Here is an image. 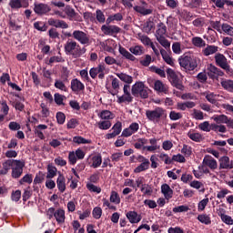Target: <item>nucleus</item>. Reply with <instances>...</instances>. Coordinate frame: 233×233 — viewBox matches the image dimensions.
Returning a JSON list of instances; mask_svg holds the SVG:
<instances>
[{"label": "nucleus", "instance_id": "obj_1", "mask_svg": "<svg viewBox=\"0 0 233 233\" xmlns=\"http://www.w3.org/2000/svg\"><path fill=\"white\" fill-rule=\"evenodd\" d=\"M64 50L67 56H71L73 59H79L81 56L86 54V47L81 46L74 39H68L64 45Z\"/></svg>", "mask_w": 233, "mask_h": 233}, {"label": "nucleus", "instance_id": "obj_2", "mask_svg": "<svg viewBox=\"0 0 233 233\" xmlns=\"http://www.w3.org/2000/svg\"><path fill=\"white\" fill-rule=\"evenodd\" d=\"M118 52L121 54L122 57H125V59L134 62L137 61V58H136L135 56H143V54H145V47L142 46H133L129 48L128 52L127 48L119 46Z\"/></svg>", "mask_w": 233, "mask_h": 233}, {"label": "nucleus", "instance_id": "obj_3", "mask_svg": "<svg viewBox=\"0 0 233 233\" xmlns=\"http://www.w3.org/2000/svg\"><path fill=\"white\" fill-rule=\"evenodd\" d=\"M151 90L145 83L141 81L136 82L131 87V94L134 97H141V99H148Z\"/></svg>", "mask_w": 233, "mask_h": 233}, {"label": "nucleus", "instance_id": "obj_4", "mask_svg": "<svg viewBox=\"0 0 233 233\" xmlns=\"http://www.w3.org/2000/svg\"><path fill=\"white\" fill-rule=\"evenodd\" d=\"M46 216L47 219L55 218L58 225H63L65 223V221L66 220V215L65 209H63L61 208H59L57 209H56V208H54V207L49 208L46 211Z\"/></svg>", "mask_w": 233, "mask_h": 233}, {"label": "nucleus", "instance_id": "obj_5", "mask_svg": "<svg viewBox=\"0 0 233 233\" xmlns=\"http://www.w3.org/2000/svg\"><path fill=\"white\" fill-rule=\"evenodd\" d=\"M199 170H202L204 174H209L210 170H218V160L212 157V156L206 155L203 158L202 165L198 167Z\"/></svg>", "mask_w": 233, "mask_h": 233}, {"label": "nucleus", "instance_id": "obj_6", "mask_svg": "<svg viewBox=\"0 0 233 233\" xmlns=\"http://www.w3.org/2000/svg\"><path fill=\"white\" fill-rule=\"evenodd\" d=\"M73 38L75 41H77L80 43V45H83L86 46H90L92 45V38L90 37V35L85 31L81 30H75L73 31Z\"/></svg>", "mask_w": 233, "mask_h": 233}, {"label": "nucleus", "instance_id": "obj_7", "mask_svg": "<svg viewBox=\"0 0 233 233\" xmlns=\"http://www.w3.org/2000/svg\"><path fill=\"white\" fill-rule=\"evenodd\" d=\"M178 63L185 70H196L198 68V60L194 56H183L178 59Z\"/></svg>", "mask_w": 233, "mask_h": 233}, {"label": "nucleus", "instance_id": "obj_8", "mask_svg": "<svg viewBox=\"0 0 233 233\" xmlns=\"http://www.w3.org/2000/svg\"><path fill=\"white\" fill-rule=\"evenodd\" d=\"M167 76L168 81L171 83L172 86L177 88V90H185V86H183V82L179 79V76L177 73L174 72L172 68L167 69Z\"/></svg>", "mask_w": 233, "mask_h": 233}, {"label": "nucleus", "instance_id": "obj_9", "mask_svg": "<svg viewBox=\"0 0 233 233\" xmlns=\"http://www.w3.org/2000/svg\"><path fill=\"white\" fill-rule=\"evenodd\" d=\"M23 168H25V162L15 160L13 167H11V177H13V179H19V177L23 176Z\"/></svg>", "mask_w": 233, "mask_h": 233}, {"label": "nucleus", "instance_id": "obj_10", "mask_svg": "<svg viewBox=\"0 0 233 233\" xmlns=\"http://www.w3.org/2000/svg\"><path fill=\"white\" fill-rule=\"evenodd\" d=\"M208 76L209 79H213V81L216 79H219V77H223L225 76V72H223L221 69L218 68L216 66L210 64L208 67Z\"/></svg>", "mask_w": 233, "mask_h": 233}, {"label": "nucleus", "instance_id": "obj_11", "mask_svg": "<svg viewBox=\"0 0 233 233\" xmlns=\"http://www.w3.org/2000/svg\"><path fill=\"white\" fill-rule=\"evenodd\" d=\"M123 92V96L117 97V103H132L134 96L130 93V85H124Z\"/></svg>", "mask_w": 233, "mask_h": 233}, {"label": "nucleus", "instance_id": "obj_12", "mask_svg": "<svg viewBox=\"0 0 233 233\" xmlns=\"http://www.w3.org/2000/svg\"><path fill=\"white\" fill-rule=\"evenodd\" d=\"M215 63L217 66H219L223 70H226L228 72L230 70V66L228 65V62L227 60V57L225 55L221 53H218L215 55Z\"/></svg>", "mask_w": 233, "mask_h": 233}, {"label": "nucleus", "instance_id": "obj_13", "mask_svg": "<svg viewBox=\"0 0 233 233\" xmlns=\"http://www.w3.org/2000/svg\"><path fill=\"white\" fill-rule=\"evenodd\" d=\"M101 30L105 35H116L121 32V28L117 25H104L101 26Z\"/></svg>", "mask_w": 233, "mask_h": 233}, {"label": "nucleus", "instance_id": "obj_14", "mask_svg": "<svg viewBox=\"0 0 233 233\" xmlns=\"http://www.w3.org/2000/svg\"><path fill=\"white\" fill-rule=\"evenodd\" d=\"M56 187L60 194H65V192L66 191V178L65 177V175H63V173L61 172H58V177L56 178Z\"/></svg>", "mask_w": 233, "mask_h": 233}, {"label": "nucleus", "instance_id": "obj_15", "mask_svg": "<svg viewBox=\"0 0 233 233\" xmlns=\"http://www.w3.org/2000/svg\"><path fill=\"white\" fill-rule=\"evenodd\" d=\"M50 10V6L46 4H35L34 12L36 13L37 15H45V14H48Z\"/></svg>", "mask_w": 233, "mask_h": 233}, {"label": "nucleus", "instance_id": "obj_16", "mask_svg": "<svg viewBox=\"0 0 233 233\" xmlns=\"http://www.w3.org/2000/svg\"><path fill=\"white\" fill-rule=\"evenodd\" d=\"M71 90L75 94H79L85 90V84H83L79 79L75 78L71 81Z\"/></svg>", "mask_w": 233, "mask_h": 233}, {"label": "nucleus", "instance_id": "obj_17", "mask_svg": "<svg viewBox=\"0 0 233 233\" xmlns=\"http://www.w3.org/2000/svg\"><path fill=\"white\" fill-rule=\"evenodd\" d=\"M161 193L163 194L167 201H169L174 197V190L170 188V186L168 184L161 185Z\"/></svg>", "mask_w": 233, "mask_h": 233}, {"label": "nucleus", "instance_id": "obj_18", "mask_svg": "<svg viewBox=\"0 0 233 233\" xmlns=\"http://www.w3.org/2000/svg\"><path fill=\"white\" fill-rule=\"evenodd\" d=\"M15 161V159L5 160L2 164L3 167L0 169V175L1 176H6V174H8V172H10V170H12V167L14 166Z\"/></svg>", "mask_w": 233, "mask_h": 233}, {"label": "nucleus", "instance_id": "obj_19", "mask_svg": "<svg viewBox=\"0 0 233 233\" xmlns=\"http://www.w3.org/2000/svg\"><path fill=\"white\" fill-rule=\"evenodd\" d=\"M154 88L158 94H168V86L160 80L155 82Z\"/></svg>", "mask_w": 233, "mask_h": 233}, {"label": "nucleus", "instance_id": "obj_20", "mask_svg": "<svg viewBox=\"0 0 233 233\" xmlns=\"http://www.w3.org/2000/svg\"><path fill=\"white\" fill-rule=\"evenodd\" d=\"M47 23L50 26H55V28H68V24L65 20L50 18Z\"/></svg>", "mask_w": 233, "mask_h": 233}, {"label": "nucleus", "instance_id": "obj_21", "mask_svg": "<svg viewBox=\"0 0 233 233\" xmlns=\"http://www.w3.org/2000/svg\"><path fill=\"white\" fill-rule=\"evenodd\" d=\"M9 6L12 8V10H19V8H28L29 4L28 2H25L23 5L21 0H10Z\"/></svg>", "mask_w": 233, "mask_h": 233}, {"label": "nucleus", "instance_id": "obj_22", "mask_svg": "<svg viewBox=\"0 0 233 233\" xmlns=\"http://www.w3.org/2000/svg\"><path fill=\"white\" fill-rule=\"evenodd\" d=\"M147 117H165L167 115H165V110L162 108H157L153 111L147 110L146 112Z\"/></svg>", "mask_w": 233, "mask_h": 233}, {"label": "nucleus", "instance_id": "obj_23", "mask_svg": "<svg viewBox=\"0 0 233 233\" xmlns=\"http://www.w3.org/2000/svg\"><path fill=\"white\" fill-rule=\"evenodd\" d=\"M166 35H167V25L162 22L158 23L156 35H155L157 39L165 37Z\"/></svg>", "mask_w": 233, "mask_h": 233}, {"label": "nucleus", "instance_id": "obj_24", "mask_svg": "<svg viewBox=\"0 0 233 233\" xmlns=\"http://www.w3.org/2000/svg\"><path fill=\"white\" fill-rule=\"evenodd\" d=\"M116 76L120 79V81L126 83L125 85H132V83H134V77L127 75V73H116Z\"/></svg>", "mask_w": 233, "mask_h": 233}, {"label": "nucleus", "instance_id": "obj_25", "mask_svg": "<svg viewBox=\"0 0 233 233\" xmlns=\"http://www.w3.org/2000/svg\"><path fill=\"white\" fill-rule=\"evenodd\" d=\"M160 55L162 56V59L167 63V65H169L170 66H174V58L170 56L167 50L161 48L160 49Z\"/></svg>", "mask_w": 233, "mask_h": 233}, {"label": "nucleus", "instance_id": "obj_26", "mask_svg": "<svg viewBox=\"0 0 233 233\" xmlns=\"http://www.w3.org/2000/svg\"><path fill=\"white\" fill-rule=\"evenodd\" d=\"M218 50L219 47L218 46H207V47L202 50V54L206 56V57H208V56L217 54Z\"/></svg>", "mask_w": 233, "mask_h": 233}, {"label": "nucleus", "instance_id": "obj_27", "mask_svg": "<svg viewBox=\"0 0 233 233\" xmlns=\"http://www.w3.org/2000/svg\"><path fill=\"white\" fill-rule=\"evenodd\" d=\"M126 216L132 224L141 221V217L136 211H128Z\"/></svg>", "mask_w": 233, "mask_h": 233}, {"label": "nucleus", "instance_id": "obj_28", "mask_svg": "<svg viewBox=\"0 0 233 233\" xmlns=\"http://www.w3.org/2000/svg\"><path fill=\"white\" fill-rule=\"evenodd\" d=\"M150 168V160H146V162H141V164L134 169L135 174H139L145 172Z\"/></svg>", "mask_w": 233, "mask_h": 233}, {"label": "nucleus", "instance_id": "obj_29", "mask_svg": "<svg viewBox=\"0 0 233 233\" xmlns=\"http://www.w3.org/2000/svg\"><path fill=\"white\" fill-rule=\"evenodd\" d=\"M197 219L202 223V225H212L210 215H207L206 213L198 215Z\"/></svg>", "mask_w": 233, "mask_h": 233}, {"label": "nucleus", "instance_id": "obj_30", "mask_svg": "<svg viewBox=\"0 0 233 233\" xmlns=\"http://www.w3.org/2000/svg\"><path fill=\"white\" fill-rule=\"evenodd\" d=\"M187 137L189 139H191V141H195V143H201V141H203V135L200 133L189 131L187 133Z\"/></svg>", "mask_w": 233, "mask_h": 233}, {"label": "nucleus", "instance_id": "obj_31", "mask_svg": "<svg viewBox=\"0 0 233 233\" xmlns=\"http://www.w3.org/2000/svg\"><path fill=\"white\" fill-rule=\"evenodd\" d=\"M57 176V167H56V166L53 165H48L47 166V175H46V178L47 179H54V177H56Z\"/></svg>", "mask_w": 233, "mask_h": 233}, {"label": "nucleus", "instance_id": "obj_32", "mask_svg": "<svg viewBox=\"0 0 233 233\" xmlns=\"http://www.w3.org/2000/svg\"><path fill=\"white\" fill-rule=\"evenodd\" d=\"M189 187L196 188V190H200V192H205V185L199 180H191Z\"/></svg>", "mask_w": 233, "mask_h": 233}, {"label": "nucleus", "instance_id": "obj_33", "mask_svg": "<svg viewBox=\"0 0 233 233\" xmlns=\"http://www.w3.org/2000/svg\"><path fill=\"white\" fill-rule=\"evenodd\" d=\"M191 43L194 46H197V48H204V46H207L205 40L199 36L193 37Z\"/></svg>", "mask_w": 233, "mask_h": 233}, {"label": "nucleus", "instance_id": "obj_34", "mask_svg": "<svg viewBox=\"0 0 233 233\" xmlns=\"http://www.w3.org/2000/svg\"><path fill=\"white\" fill-rule=\"evenodd\" d=\"M91 167L93 168H99V167H101V163H103V157H101V155H95L91 157Z\"/></svg>", "mask_w": 233, "mask_h": 233}, {"label": "nucleus", "instance_id": "obj_35", "mask_svg": "<svg viewBox=\"0 0 233 233\" xmlns=\"http://www.w3.org/2000/svg\"><path fill=\"white\" fill-rule=\"evenodd\" d=\"M220 85L227 92H233V80L225 79L220 82Z\"/></svg>", "mask_w": 233, "mask_h": 233}, {"label": "nucleus", "instance_id": "obj_36", "mask_svg": "<svg viewBox=\"0 0 233 233\" xmlns=\"http://www.w3.org/2000/svg\"><path fill=\"white\" fill-rule=\"evenodd\" d=\"M114 21H123V15L121 13H116L109 15L106 20V24L110 25V23H114Z\"/></svg>", "mask_w": 233, "mask_h": 233}, {"label": "nucleus", "instance_id": "obj_37", "mask_svg": "<svg viewBox=\"0 0 233 233\" xmlns=\"http://www.w3.org/2000/svg\"><path fill=\"white\" fill-rule=\"evenodd\" d=\"M109 201L115 205H119V203H121V197H119V193L116 191H111Z\"/></svg>", "mask_w": 233, "mask_h": 233}, {"label": "nucleus", "instance_id": "obj_38", "mask_svg": "<svg viewBox=\"0 0 233 233\" xmlns=\"http://www.w3.org/2000/svg\"><path fill=\"white\" fill-rule=\"evenodd\" d=\"M73 143H76V145H90L92 140L77 136L73 137Z\"/></svg>", "mask_w": 233, "mask_h": 233}, {"label": "nucleus", "instance_id": "obj_39", "mask_svg": "<svg viewBox=\"0 0 233 233\" xmlns=\"http://www.w3.org/2000/svg\"><path fill=\"white\" fill-rule=\"evenodd\" d=\"M150 63H152V56L145 55L139 59V64L142 66H150Z\"/></svg>", "mask_w": 233, "mask_h": 233}, {"label": "nucleus", "instance_id": "obj_40", "mask_svg": "<svg viewBox=\"0 0 233 233\" xmlns=\"http://www.w3.org/2000/svg\"><path fill=\"white\" fill-rule=\"evenodd\" d=\"M216 123H226L229 128H233V119L228 117H215Z\"/></svg>", "mask_w": 233, "mask_h": 233}, {"label": "nucleus", "instance_id": "obj_41", "mask_svg": "<svg viewBox=\"0 0 233 233\" xmlns=\"http://www.w3.org/2000/svg\"><path fill=\"white\" fill-rule=\"evenodd\" d=\"M135 12L141 14L142 15H150L152 14V9H147L143 6L136 5L134 7Z\"/></svg>", "mask_w": 233, "mask_h": 233}, {"label": "nucleus", "instance_id": "obj_42", "mask_svg": "<svg viewBox=\"0 0 233 233\" xmlns=\"http://www.w3.org/2000/svg\"><path fill=\"white\" fill-rule=\"evenodd\" d=\"M32 181H34V175L26 174L19 180V184L25 185L26 183L27 185H32Z\"/></svg>", "mask_w": 233, "mask_h": 233}, {"label": "nucleus", "instance_id": "obj_43", "mask_svg": "<svg viewBox=\"0 0 233 233\" xmlns=\"http://www.w3.org/2000/svg\"><path fill=\"white\" fill-rule=\"evenodd\" d=\"M150 72H154L155 74H157V76H159L160 77H167V73H165V71L156 66H151L149 67Z\"/></svg>", "mask_w": 233, "mask_h": 233}, {"label": "nucleus", "instance_id": "obj_44", "mask_svg": "<svg viewBox=\"0 0 233 233\" xmlns=\"http://www.w3.org/2000/svg\"><path fill=\"white\" fill-rule=\"evenodd\" d=\"M206 99L208 101V103H211V105H216L218 103V95L214 93H205Z\"/></svg>", "mask_w": 233, "mask_h": 233}, {"label": "nucleus", "instance_id": "obj_45", "mask_svg": "<svg viewBox=\"0 0 233 233\" xmlns=\"http://www.w3.org/2000/svg\"><path fill=\"white\" fill-rule=\"evenodd\" d=\"M34 28L38 30V32H46V30H48V25H46L45 22H35L34 24Z\"/></svg>", "mask_w": 233, "mask_h": 233}, {"label": "nucleus", "instance_id": "obj_46", "mask_svg": "<svg viewBox=\"0 0 233 233\" xmlns=\"http://www.w3.org/2000/svg\"><path fill=\"white\" fill-rule=\"evenodd\" d=\"M181 154H183L185 157H190V156H192V147L184 144L181 149Z\"/></svg>", "mask_w": 233, "mask_h": 233}, {"label": "nucleus", "instance_id": "obj_47", "mask_svg": "<svg viewBox=\"0 0 233 233\" xmlns=\"http://www.w3.org/2000/svg\"><path fill=\"white\" fill-rule=\"evenodd\" d=\"M97 125L100 130H108V128L112 127V122H110V120H103L98 122Z\"/></svg>", "mask_w": 233, "mask_h": 233}, {"label": "nucleus", "instance_id": "obj_48", "mask_svg": "<svg viewBox=\"0 0 233 233\" xmlns=\"http://www.w3.org/2000/svg\"><path fill=\"white\" fill-rule=\"evenodd\" d=\"M86 187L87 190H89V192H94L95 194H101L100 187H97L92 183H87Z\"/></svg>", "mask_w": 233, "mask_h": 233}, {"label": "nucleus", "instance_id": "obj_49", "mask_svg": "<svg viewBox=\"0 0 233 233\" xmlns=\"http://www.w3.org/2000/svg\"><path fill=\"white\" fill-rule=\"evenodd\" d=\"M54 97H55V103H56L59 106H61V105H65L64 101L65 99H66V96L59 93H56Z\"/></svg>", "mask_w": 233, "mask_h": 233}, {"label": "nucleus", "instance_id": "obj_50", "mask_svg": "<svg viewBox=\"0 0 233 233\" xmlns=\"http://www.w3.org/2000/svg\"><path fill=\"white\" fill-rule=\"evenodd\" d=\"M140 190L145 196H152L153 190L148 184H142Z\"/></svg>", "mask_w": 233, "mask_h": 233}, {"label": "nucleus", "instance_id": "obj_51", "mask_svg": "<svg viewBox=\"0 0 233 233\" xmlns=\"http://www.w3.org/2000/svg\"><path fill=\"white\" fill-rule=\"evenodd\" d=\"M211 130H213L214 132H220L222 134H225V132H227V127L223 125L213 124L211 125Z\"/></svg>", "mask_w": 233, "mask_h": 233}, {"label": "nucleus", "instance_id": "obj_52", "mask_svg": "<svg viewBox=\"0 0 233 233\" xmlns=\"http://www.w3.org/2000/svg\"><path fill=\"white\" fill-rule=\"evenodd\" d=\"M208 198H206L202 200H200L198 204V212H203V210H205V208H207V205H208Z\"/></svg>", "mask_w": 233, "mask_h": 233}, {"label": "nucleus", "instance_id": "obj_53", "mask_svg": "<svg viewBox=\"0 0 233 233\" xmlns=\"http://www.w3.org/2000/svg\"><path fill=\"white\" fill-rule=\"evenodd\" d=\"M159 159L164 161L165 165H172V158L168 156L167 153H160L159 156H157Z\"/></svg>", "mask_w": 233, "mask_h": 233}, {"label": "nucleus", "instance_id": "obj_54", "mask_svg": "<svg viewBox=\"0 0 233 233\" xmlns=\"http://www.w3.org/2000/svg\"><path fill=\"white\" fill-rule=\"evenodd\" d=\"M64 12L66 14L67 17H70L71 19H74L76 15V10H74L70 5H66Z\"/></svg>", "mask_w": 233, "mask_h": 233}, {"label": "nucleus", "instance_id": "obj_55", "mask_svg": "<svg viewBox=\"0 0 233 233\" xmlns=\"http://www.w3.org/2000/svg\"><path fill=\"white\" fill-rule=\"evenodd\" d=\"M193 179H194V177L191 174H187V173L182 174L181 178H180L182 183H185L186 185L187 184L190 185V183Z\"/></svg>", "mask_w": 233, "mask_h": 233}, {"label": "nucleus", "instance_id": "obj_56", "mask_svg": "<svg viewBox=\"0 0 233 233\" xmlns=\"http://www.w3.org/2000/svg\"><path fill=\"white\" fill-rule=\"evenodd\" d=\"M173 161H176L177 163H187V158H185V156L181 154H177V155H173L171 158V163Z\"/></svg>", "mask_w": 233, "mask_h": 233}, {"label": "nucleus", "instance_id": "obj_57", "mask_svg": "<svg viewBox=\"0 0 233 233\" xmlns=\"http://www.w3.org/2000/svg\"><path fill=\"white\" fill-rule=\"evenodd\" d=\"M157 41L164 47L166 50H168L170 48V42L165 37L162 36L160 38H157Z\"/></svg>", "mask_w": 233, "mask_h": 233}, {"label": "nucleus", "instance_id": "obj_58", "mask_svg": "<svg viewBox=\"0 0 233 233\" xmlns=\"http://www.w3.org/2000/svg\"><path fill=\"white\" fill-rule=\"evenodd\" d=\"M150 167L151 168H157V167H159V163H157V161H159V158L157 157V155H151L150 158Z\"/></svg>", "mask_w": 233, "mask_h": 233}, {"label": "nucleus", "instance_id": "obj_59", "mask_svg": "<svg viewBox=\"0 0 233 233\" xmlns=\"http://www.w3.org/2000/svg\"><path fill=\"white\" fill-rule=\"evenodd\" d=\"M92 214L95 219H101V216H103V209L99 207H96L94 208Z\"/></svg>", "mask_w": 233, "mask_h": 233}, {"label": "nucleus", "instance_id": "obj_60", "mask_svg": "<svg viewBox=\"0 0 233 233\" xmlns=\"http://www.w3.org/2000/svg\"><path fill=\"white\" fill-rule=\"evenodd\" d=\"M221 28H222L223 32H225V34H227L228 35L233 36V27H232V25H230L228 24H223L221 25Z\"/></svg>", "mask_w": 233, "mask_h": 233}, {"label": "nucleus", "instance_id": "obj_61", "mask_svg": "<svg viewBox=\"0 0 233 233\" xmlns=\"http://www.w3.org/2000/svg\"><path fill=\"white\" fill-rule=\"evenodd\" d=\"M68 163L69 165H76L77 163V157L75 151H70L68 154Z\"/></svg>", "mask_w": 233, "mask_h": 233}, {"label": "nucleus", "instance_id": "obj_62", "mask_svg": "<svg viewBox=\"0 0 233 233\" xmlns=\"http://www.w3.org/2000/svg\"><path fill=\"white\" fill-rule=\"evenodd\" d=\"M188 210H190V208H188V206H178L173 208V212L175 214L180 213V212H188Z\"/></svg>", "mask_w": 233, "mask_h": 233}, {"label": "nucleus", "instance_id": "obj_63", "mask_svg": "<svg viewBox=\"0 0 233 233\" xmlns=\"http://www.w3.org/2000/svg\"><path fill=\"white\" fill-rule=\"evenodd\" d=\"M11 199L12 201H15V203H17V201L21 199V190L17 189L15 191H13L11 194Z\"/></svg>", "mask_w": 233, "mask_h": 233}, {"label": "nucleus", "instance_id": "obj_64", "mask_svg": "<svg viewBox=\"0 0 233 233\" xmlns=\"http://www.w3.org/2000/svg\"><path fill=\"white\" fill-rule=\"evenodd\" d=\"M48 35L50 39H59V32L56 28L49 29Z\"/></svg>", "mask_w": 233, "mask_h": 233}]
</instances>
